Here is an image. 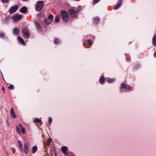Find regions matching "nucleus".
<instances>
[{
    "label": "nucleus",
    "mask_w": 156,
    "mask_h": 156,
    "mask_svg": "<svg viewBox=\"0 0 156 156\" xmlns=\"http://www.w3.org/2000/svg\"><path fill=\"white\" fill-rule=\"evenodd\" d=\"M81 9V6H79L77 8L74 7L73 9H69V12L70 16L72 17H76L77 13L80 11Z\"/></svg>",
    "instance_id": "obj_1"
},
{
    "label": "nucleus",
    "mask_w": 156,
    "mask_h": 156,
    "mask_svg": "<svg viewBox=\"0 0 156 156\" xmlns=\"http://www.w3.org/2000/svg\"><path fill=\"white\" fill-rule=\"evenodd\" d=\"M43 6L44 2L42 1H38L36 4L35 9L37 11H40Z\"/></svg>",
    "instance_id": "obj_2"
},
{
    "label": "nucleus",
    "mask_w": 156,
    "mask_h": 156,
    "mask_svg": "<svg viewBox=\"0 0 156 156\" xmlns=\"http://www.w3.org/2000/svg\"><path fill=\"white\" fill-rule=\"evenodd\" d=\"M61 15L62 18L65 22H67L68 20V14L67 12L63 10L61 11Z\"/></svg>",
    "instance_id": "obj_3"
},
{
    "label": "nucleus",
    "mask_w": 156,
    "mask_h": 156,
    "mask_svg": "<svg viewBox=\"0 0 156 156\" xmlns=\"http://www.w3.org/2000/svg\"><path fill=\"white\" fill-rule=\"evenodd\" d=\"M53 17L54 16L50 14L48 18H46L44 20V23L47 25L50 24L51 23Z\"/></svg>",
    "instance_id": "obj_4"
},
{
    "label": "nucleus",
    "mask_w": 156,
    "mask_h": 156,
    "mask_svg": "<svg viewBox=\"0 0 156 156\" xmlns=\"http://www.w3.org/2000/svg\"><path fill=\"white\" fill-rule=\"evenodd\" d=\"M22 18V15L18 14H15L12 16V19L15 22H17L20 20Z\"/></svg>",
    "instance_id": "obj_5"
},
{
    "label": "nucleus",
    "mask_w": 156,
    "mask_h": 156,
    "mask_svg": "<svg viewBox=\"0 0 156 156\" xmlns=\"http://www.w3.org/2000/svg\"><path fill=\"white\" fill-rule=\"evenodd\" d=\"M122 88L124 89L125 91H130L133 90L128 85L122 83L121 85L120 89L121 90Z\"/></svg>",
    "instance_id": "obj_6"
},
{
    "label": "nucleus",
    "mask_w": 156,
    "mask_h": 156,
    "mask_svg": "<svg viewBox=\"0 0 156 156\" xmlns=\"http://www.w3.org/2000/svg\"><path fill=\"white\" fill-rule=\"evenodd\" d=\"M18 8V6L17 5L12 6L9 9V11L11 14H12L16 11Z\"/></svg>",
    "instance_id": "obj_7"
},
{
    "label": "nucleus",
    "mask_w": 156,
    "mask_h": 156,
    "mask_svg": "<svg viewBox=\"0 0 156 156\" xmlns=\"http://www.w3.org/2000/svg\"><path fill=\"white\" fill-rule=\"evenodd\" d=\"M28 146L29 144L27 143H25L24 146L23 151L26 154L28 153Z\"/></svg>",
    "instance_id": "obj_8"
},
{
    "label": "nucleus",
    "mask_w": 156,
    "mask_h": 156,
    "mask_svg": "<svg viewBox=\"0 0 156 156\" xmlns=\"http://www.w3.org/2000/svg\"><path fill=\"white\" fill-rule=\"evenodd\" d=\"M22 33L23 34V35H25L26 37H28L29 36L28 30L26 28L23 29Z\"/></svg>",
    "instance_id": "obj_9"
},
{
    "label": "nucleus",
    "mask_w": 156,
    "mask_h": 156,
    "mask_svg": "<svg viewBox=\"0 0 156 156\" xmlns=\"http://www.w3.org/2000/svg\"><path fill=\"white\" fill-rule=\"evenodd\" d=\"M61 150L62 153L64 154H67V152L68 150V148L66 146H63L61 147Z\"/></svg>",
    "instance_id": "obj_10"
},
{
    "label": "nucleus",
    "mask_w": 156,
    "mask_h": 156,
    "mask_svg": "<svg viewBox=\"0 0 156 156\" xmlns=\"http://www.w3.org/2000/svg\"><path fill=\"white\" fill-rule=\"evenodd\" d=\"M27 8L26 6H24L22 8L20 9V11L21 12L25 13L27 12Z\"/></svg>",
    "instance_id": "obj_11"
},
{
    "label": "nucleus",
    "mask_w": 156,
    "mask_h": 156,
    "mask_svg": "<svg viewBox=\"0 0 156 156\" xmlns=\"http://www.w3.org/2000/svg\"><path fill=\"white\" fill-rule=\"evenodd\" d=\"M105 81V78L103 76H101L99 79L100 83L102 84L104 83Z\"/></svg>",
    "instance_id": "obj_12"
},
{
    "label": "nucleus",
    "mask_w": 156,
    "mask_h": 156,
    "mask_svg": "<svg viewBox=\"0 0 156 156\" xmlns=\"http://www.w3.org/2000/svg\"><path fill=\"white\" fill-rule=\"evenodd\" d=\"M11 117L13 118H16V117L15 115V113L14 112V109L12 108L11 109Z\"/></svg>",
    "instance_id": "obj_13"
},
{
    "label": "nucleus",
    "mask_w": 156,
    "mask_h": 156,
    "mask_svg": "<svg viewBox=\"0 0 156 156\" xmlns=\"http://www.w3.org/2000/svg\"><path fill=\"white\" fill-rule=\"evenodd\" d=\"M20 32L19 30L17 28H15L13 29V34L14 35H17L18 34V33Z\"/></svg>",
    "instance_id": "obj_14"
},
{
    "label": "nucleus",
    "mask_w": 156,
    "mask_h": 156,
    "mask_svg": "<svg viewBox=\"0 0 156 156\" xmlns=\"http://www.w3.org/2000/svg\"><path fill=\"white\" fill-rule=\"evenodd\" d=\"M18 144L19 148L20 150L23 151V149L22 147V144L21 141L20 140L18 141Z\"/></svg>",
    "instance_id": "obj_15"
},
{
    "label": "nucleus",
    "mask_w": 156,
    "mask_h": 156,
    "mask_svg": "<svg viewBox=\"0 0 156 156\" xmlns=\"http://www.w3.org/2000/svg\"><path fill=\"white\" fill-rule=\"evenodd\" d=\"M152 43L153 45L156 47V35L154 36L152 39Z\"/></svg>",
    "instance_id": "obj_16"
},
{
    "label": "nucleus",
    "mask_w": 156,
    "mask_h": 156,
    "mask_svg": "<svg viewBox=\"0 0 156 156\" xmlns=\"http://www.w3.org/2000/svg\"><path fill=\"white\" fill-rule=\"evenodd\" d=\"M123 1L122 0H120V2L115 7V9H118L121 5Z\"/></svg>",
    "instance_id": "obj_17"
},
{
    "label": "nucleus",
    "mask_w": 156,
    "mask_h": 156,
    "mask_svg": "<svg viewBox=\"0 0 156 156\" xmlns=\"http://www.w3.org/2000/svg\"><path fill=\"white\" fill-rule=\"evenodd\" d=\"M34 122V123H42V121L40 119H38L37 118H34L33 119Z\"/></svg>",
    "instance_id": "obj_18"
},
{
    "label": "nucleus",
    "mask_w": 156,
    "mask_h": 156,
    "mask_svg": "<svg viewBox=\"0 0 156 156\" xmlns=\"http://www.w3.org/2000/svg\"><path fill=\"white\" fill-rule=\"evenodd\" d=\"M18 38L19 41L20 42L21 44H25V42L22 38L19 36L18 37Z\"/></svg>",
    "instance_id": "obj_19"
},
{
    "label": "nucleus",
    "mask_w": 156,
    "mask_h": 156,
    "mask_svg": "<svg viewBox=\"0 0 156 156\" xmlns=\"http://www.w3.org/2000/svg\"><path fill=\"white\" fill-rule=\"evenodd\" d=\"M60 15H57L55 17V23H58L59 21L60 20Z\"/></svg>",
    "instance_id": "obj_20"
},
{
    "label": "nucleus",
    "mask_w": 156,
    "mask_h": 156,
    "mask_svg": "<svg viewBox=\"0 0 156 156\" xmlns=\"http://www.w3.org/2000/svg\"><path fill=\"white\" fill-rule=\"evenodd\" d=\"M100 19L98 17H95L94 18V24L98 23Z\"/></svg>",
    "instance_id": "obj_21"
},
{
    "label": "nucleus",
    "mask_w": 156,
    "mask_h": 156,
    "mask_svg": "<svg viewBox=\"0 0 156 156\" xmlns=\"http://www.w3.org/2000/svg\"><path fill=\"white\" fill-rule=\"evenodd\" d=\"M32 153L33 154L35 153L37 150V147L36 146H34L32 148Z\"/></svg>",
    "instance_id": "obj_22"
},
{
    "label": "nucleus",
    "mask_w": 156,
    "mask_h": 156,
    "mask_svg": "<svg viewBox=\"0 0 156 156\" xmlns=\"http://www.w3.org/2000/svg\"><path fill=\"white\" fill-rule=\"evenodd\" d=\"M60 42V41L59 39L58 38H55L54 41V43L55 44H58Z\"/></svg>",
    "instance_id": "obj_23"
},
{
    "label": "nucleus",
    "mask_w": 156,
    "mask_h": 156,
    "mask_svg": "<svg viewBox=\"0 0 156 156\" xmlns=\"http://www.w3.org/2000/svg\"><path fill=\"white\" fill-rule=\"evenodd\" d=\"M86 41L87 42V43L89 44L90 46H91L93 44V42L90 40H86Z\"/></svg>",
    "instance_id": "obj_24"
},
{
    "label": "nucleus",
    "mask_w": 156,
    "mask_h": 156,
    "mask_svg": "<svg viewBox=\"0 0 156 156\" xmlns=\"http://www.w3.org/2000/svg\"><path fill=\"white\" fill-rule=\"evenodd\" d=\"M114 79H110L107 80V81L109 83H112L113 82L115 81Z\"/></svg>",
    "instance_id": "obj_25"
},
{
    "label": "nucleus",
    "mask_w": 156,
    "mask_h": 156,
    "mask_svg": "<svg viewBox=\"0 0 156 156\" xmlns=\"http://www.w3.org/2000/svg\"><path fill=\"white\" fill-rule=\"evenodd\" d=\"M16 131L17 132V133L19 134H20H20L21 133H20V130L19 127L17 126H16Z\"/></svg>",
    "instance_id": "obj_26"
},
{
    "label": "nucleus",
    "mask_w": 156,
    "mask_h": 156,
    "mask_svg": "<svg viewBox=\"0 0 156 156\" xmlns=\"http://www.w3.org/2000/svg\"><path fill=\"white\" fill-rule=\"evenodd\" d=\"M8 88L9 89V90H13L14 89V87L13 86V85H10L9 87H8Z\"/></svg>",
    "instance_id": "obj_27"
},
{
    "label": "nucleus",
    "mask_w": 156,
    "mask_h": 156,
    "mask_svg": "<svg viewBox=\"0 0 156 156\" xmlns=\"http://www.w3.org/2000/svg\"><path fill=\"white\" fill-rule=\"evenodd\" d=\"M5 35V34L4 33H0V37H4Z\"/></svg>",
    "instance_id": "obj_28"
},
{
    "label": "nucleus",
    "mask_w": 156,
    "mask_h": 156,
    "mask_svg": "<svg viewBox=\"0 0 156 156\" xmlns=\"http://www.w3.org/2000/svg\"><path fill=\"white\" fill-rule=\"evenodd\" d=\"M21 132L23 134H25L26 133V131L25 129H23L21 130Z\"/></svg>",
    "instance_id": "obj_29"
},
{
    "label": "nucleus",
    "mask_w": 156,
    "mask_h": 156,
    "mask_svg": "<svg viewBox=\"0 0 156 156\" xmlns=\"http://www.w3.org/2000/svg\"><path fill=\"white\" fill-rule=\"evenodd\" d=\"M48 121L49 122V124H51V123L52 121V119L51 117L49 118Z\"/></svg>",
    "instance_id": "obj_30"
},
{
    "label": "nucleus",
    "mask_w": 156,
    "mask_h": 156,
    "mask_svg": "<svg viewBox=\"0 0 156 156\" xmlns=\"http://www.w3.org/2000/svg\"><path fill=\"white\" fill-rule=\"evenodd\" d=\"M126 60L127 61H129L130 60V57L128 56H126Z\"/></svg>",
    "instance_id": "obj_31"
},
{
    "label": "nucleus",
    "mask_w": 156,
    "mask_h": 156,
    "mask_svg": "<svg viewBox=\"0 0 156 156\" xmlns=\"http://www.w3.org/2000/svg\"><path fill=\"white\" fill-rule=\"evenodd\" d=\"M9 0H2V1L3 3H7Z\"/></svg>",
    "instance_id": "obj_32"
},
{
    "label": "nucleus",
    "mask_w": 156,
    "mask_h": 156,
    "mask_svg": "<svg viewBox=\"0 0 156 156\" xmlns=\"http://www.w3.org/2000/svg\"><path fill=\"white\" fill-rule=\"evenodd\" d=\"M100 0H94V3H96L98 2Z\"/></svg>",
    "instance_id": "obj_33"
},
{
    "label": "nucleus",
    "mask_w": 156,
    "mask_h": 156,
    "mask_svg": "<svg viewBox=\"0 0 156 156\" xmlns=\"http://www.w3.org/2000/svg\"><path fill=\"white\" fill-rule=\"evenodd\" d=\"M51 138H49L48 139V142L50 143L51 142Z\"/></svg>",
    "instance_id": "obj_34"
},
{
    "label": "nucleus",
    "mask_w": 156,
    "mask_h": 156,
    "mask_svg": "<svg viewBox=\"0 0 156 156\" xmlns=\"http://www.w3.org/2000/svg\"><path fill=\"white\" fill-rule=\"evenodd\" d=\"M37 27L38 28H40V25L39 24V23H37Z\"/></svg>",
    "instance_id": "obj_35"
},
{
    "label": "nucleus",
    "mask_w": 156,
    "mask_h": 156,
    "mask_svg": "<svg viewBox=\"0 0 156 156\" xmlns=\"http://www.w3.org/2000/svg\"><path fill=\"white\" fill-rule=\"evenodd\" d=\"M20 128L21 130L23 129H24V127H23V126L20 127Z\"/></svg>",
    "instance_id": "obj_36"
},
{
    "label": "nucleus",
    "mask_w": 156,
    "mask_h": 156,
    "mask_svg": "<svg viewBox=\"0 0 156 156\" xmlns=\"http://www.w3.org/2000/svg\"><path fill=\"white\" fill-rule=\"evenodd\" d=\"M2 90L4 91L5 90V89L4 88V87H2Z\"/></svg>",
    "instance_id": "obj_37"
},
{
    "label": "nucleus",
    "mask_w": 156,
    "mask_h": 156,
    "mask_svg": "<svg viewBox=\"0 0 156 156\" xmlns=\"http://www.w3.org/2000/svg\"><path fill=\"white\" fill-rule=\"evenodd\" d=\"M19 126L20 127H21V126H22L20 123L19 124Z\"/></svg>",
    "instance_id": "obj_38"
},
{
    "label": "nucleus",
    "mask_w": 156,
    "mask_h": 156,
    "mask_svg": "<svg viewBox=\"0 0 156 156\" xmlns=\"http://www.w3.org/2000/svg\"><path fill=\"white\" fill-rule=\"evenodd\" d=\"M154 56L155 57H156V51L154 53Z\"/></svg>",
    "instance_id": "obj_39"
}]
</instances>
